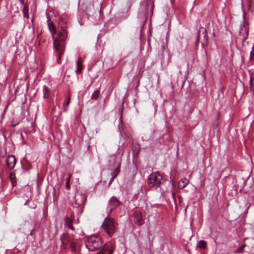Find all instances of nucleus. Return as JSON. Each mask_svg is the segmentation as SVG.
I'll return each mask as SVG.
<instances>
[{
  "instance_id": "obj_1",
  "label": "nucleus",
  "mask_w": 254,
  "mask_h": 254,
  "mask_svg": "<svg viewBox=\"0 0 254 254\" xmlns=\"http://www.w3.org/2000/svg\"><path fill=\"white\" fill-rule=\"evenodd\" d=\"M103 244L102 239L97 236H91L85 241V246L89 251H95L100 249Z\"/></svg>"
},
{
  "instance_id": "obj_2",
  "label": "nucleus",
  "mask_w": 254,
  "mask_h": 254,
  "mask_svg": "<svg viewBox=\"0 0 254 254\" xmlns=\"http://www.w3.org/2000/svg\"><path fill=\"white\" fill-rule=\"evenodd\" d=\"M165 182V179L159 172H153L148 177L147 184L150 188H158Z\"/></svg>"
},
{
  "instance_id": "obj_3",
  "label": "nucleus",
  "mask_w": 254,
  "mask_h": 254,
  "mask_svg": "<svg viewBox=\"0 0 254 254\" xmlns=\"http://www.w3.org/2000/svg\"><path fill=\"white\" fill-rule=\"evenodd\" d=\"M102 228L111 237L116 232V224L113 218L107 216L102 224Z\"/></svg>"
},
{
  "instance_id": "obj_4",
  "label": "nucleus",
  "mask_w": 254,
  "mask_h": 254,
  "mask_svg": "<svg viewBox=\"0 0 254 254\" xmlns=\"http://www.w3.org/2000/svg\"><path fill=\"white\" fill-rule=\"evenodd\" d=\"M54 39V48L56 50L57 53V61L58 63L61 64V58L63 56L64 51V45L62 43L58 38Z\"/></svg>"
},
{
  "instance_id": "obj_5",
  "label": "nucleus",
  "mask_w": 254,
  "mask_h": 254,
  "mask_svg": "<svg viewBox=\"0 0 254 254\" xmlns=\"http://www.w3.org/2000/svg\"><path fill=\"white\" fill-rule=\"evenodd\" d=\"M240 34L244 36L243 41H245L249 35V24L246 21V16L244 14L243 23L241 24L240 28Z\"/></svg>"
},
{
  "instance_id": "obj_6",
  "label": "nucleus",
  "mask_w": 254,
  "mask_h": 254,
  "mask_svg": "<svg viewBox=\"0 0 254 254\" xmlns=\"http://www.w3.org/2000/svg\"><path fill=\"white\" fill-rule=\"evenodd\" d=\"M121 204V202L116 196H112L108 202L109 214H111L113 210L118 207Z\"/></svg>"
},
{
  "instance_id": "obj_7",
  "label": "nucleus",
  "mask_w": 254,
  "mask_h": 254,
  "mask_svg": "<svg viewBox=\"0 0 254 254\" xmlns=\"http://www.w3.org/2000/svg\"><path fill=\"white\" fill-rule=\"evenodd\" d=\"M67 24L66 23L61 25V31L59 33V39L61 42L64 41L67 37Z\"/></svg>"
},
{
  "instance_id": "obj_8",
  "label": "nucleus",
  "mask_w": 254,
  "mask_h": 254,
  "mask_svg": "<svg viewBox=\"0 0 254 254\" xmlns=\"http://www.w3.org/2000/svg\"><path fill=\"white\" fill-rule=\"evenodd\" d=\"M16 163V159L14 155H9L7 157L6 159V164L7 167L9 169L12 170V169H13Z\"/></svg>"
},
{
  "instance_id": "obj_9",
  "label": "nucleus",
  "mask_w": 254,
  "mask_h": 254,
  "mask_svg": "<svg viewBox=\"0 0 254 254\" xmlns=\"http://www.w3.org/2000/svg\"><path fill=\"white\" fill-rule=\"evenodd\" d=\"M133 219L135 224L142 225L143 224L142 213L139 211H136L133 213Z\"/></svg>"
},
{
  "instance_id": "obj_10",
  "label": "nucleus",
  "mask_w": 254,
  "mask_h": 254,
  "mask_svg": "<svg viewBox=\"0 0 254 254\" xmlns=\"http://www.w3.org/2000/svg\"><path fill=\"white\" fill-rule=\"evenodd\" d=\"M62 241V247L63 249H66L67 246L71 241L70 236L67 234H63L61 237Z\"/></svg>"
},
{
  "instance_id": "obj_11",
  "label": "nucleus",
  "mask_w": 254,
  "mask_h": 254,
  "mask_svg": "<svg viewBox=\"0 0 254 254\" xmlns=\"http://www.w3.org/2000/svg\"><path fill=\"white\" fill-rule=\"evenodd\" d=\"M86 201V197L84 195L82 194H76L74 196L75 203L78 205L83 204Z\"/></svg>"
},
{
  "instance_id": "obj_12",
  "label": "nucleus",
  "mask_w": 254,
  "mask_h": 254,
  "mask_svg": "<svg viewBox=\"0 0 254 254\" xmlns=\"http://www.w3.org/2000/svg\"><path fill=\"white\" fill-rule=\"evenodd\" d=\"M77 68L76 72L77 74H79L81 72L82 68V60L80 58H79L76 62Z\"/></svg>"
},
{
  "instance_id": "obj_13",
  "label": "nucleus",
  "mask_w": 254,
  "mask_h": 254,
  "mask_svg": "<svg viewBox=\"0 0 254 254\" xmlns=\"http://www.w3.org/2000/svg\"><path fill=\"white\" fill-rule=\"evenodd\" d=\"M48 28L51 33V34L53 36V38H54V35L56 33V27L53 23H50L49 22L48 23Z\"/></svg>"
},
{
  "instance_id": "obj_14",
  "label": "nucleus",
  "mask_w": 254,
  "mask_h": 254,
  "mask_svg": "<svg viewBox=\"0 0 254 254\" xmlns=\"http://www.w3.org/2000/svg\"><path fill=\"white\" fill-rule=\"evenodd\" d=\"M188 183L189 180L184 178L179 182L178 186L180 189H183L188 185Z\"/></svg>"
},
{
  "instance_id": "obj_15",
  "label": "nucleus",
  "mask_w": 254,
  "mask_h": 254,
  "mask_svg": "<svg viewBox=\"0 0 254 254\" xmlns=\"http://www.w3.org/2000/svg\"><path fill=\"white\" fill-rule=\"evenodd\" d=\"M201 29L202 30V34L203 35V43H202V45H203L204 43H205L206 44L207 43L208 41V35H207V30L205 28L200 27L199 30Z\"/></svg>"
},
{
  "instance_id": "obj_16",
  "label": "nucleus",
  "mask_w": 254,
  "mask_h": 254,
  "mask_svg": "<svg viewBox=\"0 0 254 254\" xmlns=\"http://www.w3.org/2000/svg\"><path fill=\"white\" fill-rule=\"evenodd\" d=\"M108 251H109L108 254H112V252L110 250V246L106 244L103 246L102 250L100 252H99L97 254H104L105 252Z\"/></svg>"
},
{
  "instance_id": "obj_17",
  "label": "nucleus",
  "mask_w": 254,
  "mask_h": 254,
  "mask_svg": "<svg viewBox=\"0 0 254 254\" xmlns=\"http://www.w3.org/2000/svg\"><path fill=\"white\" fill-rule=\"evenodd\" d=\"M197 247L199 248L205 249L207 248V242L204 240H200L197 243Z\"/></svg>"
},
{
  "instance_id": "obj_18",
  "label": "nucleus",
  "mask_w": 254,
  "mask_h": 254,
  "mask_svg": "<svg viewBox=\"0 0 254 254\" xmlns=\"http://www.w3.org/2000/svg\"><path fill=\"white\" fill-rule=\"evenodd\" d=\"M28 11H29V8H28V5H24V6H23V8L22 9V12L23 13V16L27 19H28L29 17V14H28Z\"/></svg>"
},
{
  "instance_id": "obj_19",
  "label": "nucleus",
  "mask_w": 254,
  "mask_h": 254,
  "mask_svg": "<svg viewBox=\"0 0 254 254\" xmlns=\"http://www.w3.org/2000/svg\"><path fill=\"white\" fill-rule=\"evenodd\" d=\"M74 220V217L73 216H71L69 217H67L65 220V225H67L69 224H72Z\"/></svg>"
},
{
  "instance_id": "obj_20",
  "label": "nucleus",
  "mask_w": 254,
  "mask_h": 254,
  "mask_svg": "<svg viewBox=\"0 0 254 254\" xmlns=\"http://www.w3.org/2000/svg\"><path fill=\"white\" fill-rule=\"evenodd\" d=\"M43 94H44V97L45 98H47L49 97L50 94H49V88L45 85L43 87Z\"/></svg>"
},
{
  "instance_id": "obj_21",
  "label": "nucleus",
  "mask_w": 254,
  "mask_h": 254,
  "mask_svg": "<svg viewBox=\"0 0 254 254\" xmlns=\"http://www.w3.org/2000/svg\"><path fill=\"white\" fill-rule=\"evenodd\" d=\"M12 185L13 186H15L16 183L15 175L13 173H11L9 175Z\"/></svg>"
},
{
  "instance_id": "obj_22",
  "label": "nucleus",
  "mask_w": 254,
  "mask_h": 254,
  "mask_svg": "<svg viewBox=\"0 0 254 254\" xmlns=\"http://www.w3.org/2000/svg\"><path fill=\"white\" fill-rule=\"evenodd\" d=\"M120 166L121 163H119L117 168L113 171V173L112 174V175H116V177H117V176L119 175L121 171Z\"/></svg>"
},
{
  "instance_id": "obj_23",
  "label": "nucleus",
  "mask_w": 254,
  "mask_h": 254,
  "mask_svg": "<svg viewBox=\"0 0 254 254\" xmlns=\"http://www.w3.org/2000/svg\"><path fill=\"white\" fill-rule=\"evenodd\" d=\"M70 100V95H69L67 98V100L66 103H63L64 111L65 112H66L67 111V107L69 104Z\"/></svg>"
},
{
  "instance_id": "obj_24",
  "label": "nucleus",
  "mask_w": 254,
  "mask_h": 254,
  "mask_svg": "<svg viewBox=\"0 0 254 254\" xmlns=\"http://www.w3.org/2000/svg\"><path fill=\"white\" fill-rule=\"evenodd\" d=\"M100 95L99 90H95L92 94L91 98L92 99L97 100Z\"/></svg>"
},
{
  "instance_id": "obj_25",
  "label": "nucleus",
  "mask_w": 254,
  "mask_h": 254,
  "mask_svg": "<svg viewBox=\"0 0 254 254\" xmlns=\"http://www.w3.org/2000/svg\"><path fill=\"white\" fill-rule=\"evenodd\" d=\"M69 246L71 251L74 252L76 251V244L74 242L71 241L69 243Z\"/></svg>"
},
{
  "instance_id": "obj_26",
  "label": "nucleus",
  "mask_w": 254,
  "mask_h": 254,
  "mask_svg": "<svg viewBox=\"0 0 254 254\" xmlns=\"http://www.w3.org/2000/svg\"><path fill=\"white\" fill-rule=\"evenodd\" d=\"M200 32V30H199V31L197 32V35L196 39V44H197V45H198L199 43Z\"/></svg>"
},
{
  "instance_id": "obj_27",
  "label": "nucleus",
  "mask_w": 254,
  "mask_h": 254,
  "mask_svg": "<svg viewBox=\"0 0 254 254\" xmlns=\"http://www.w3.org/2000/svg\"><path fill=\"white\" fill-rule=\"evenodd\" d=\"M8 104L5 107L4 111H3V112L2 113V115L1 116V120H2L3 119V118L4 117V114H5V113L6 112V111L7 108H8Z\"/></svg>"
},
{
  "instance_id": "obj_28",
  "label": "nucleus",
  "mask_w": 254,
  "mask_h": 254,
  "mask_svg": "<svg viewBox=\"0 0 254 254\" xmlns=\"http://www.w3.org/2000/svg\"><path fill=\"white\" fill-rule=\"evenodd\" d=\"M116 178V175H112V177H111V178L110 180V182L109 183V186L112 183V182L114 181V180H115V179Z\"/></svg>"
},
{
  "instance_id": "obj_29",
  "label": "nucleus",
  "mask_w": 254,
  "mask_h": 254,
  "mask_svg": "<svg viewBox=\"0 0 254 254\" xmlns=\"http://www.w3.org/2000/svg\"><path fill=\"white\" fill-rule=\"evenodd\" d=\"M116 178V175H112V177H111V178L110 180V182L109 183V186L112 183V182L114 181V180H115V179Z\"/></svg>"
},
{
  "instance_id": "obj_30",
  "label": "nucleus",
  "mask_w": 254,
  "mask_h": 254,
  "mask_svg": "<svg viewBox=\"0 0 254 254\" xmlns=\"http://www.w3.org/2000/svg\"><path fill=\"white\" fill-rule=\"evenodd\" d=\"M254 50V45L253 47V50L251 52L250 58L252 60H254V54H253V52Z\"/></svg>"
},
{
  "instance_id": "obj_31",
  "label": "nucleus",
  "mask_w": 254,
  "mask_h": 254,
  "mask_svg": "<svg viewBox=\"0 0 254 254\" xmlns=\"http://www.w3.org/2000/svg\"><path fill=\"white\" fill-rule=\"evenodd\" d=\"M67 228H68L69 229H70L72 231H74L75 229L73 227L72 224H69V225H65Z\"/></svg>"
},
{
  "instance_id": "obj_32",
  "label": "nucleus",
  "mask_w": 254,
  "mask_h": 254,
  "mask_svg": "<svg viewBox=\"0 0 254 254\" xmlns=\"http://www.w3.org/2000/svg\"><path fill=\"white\" fill-rule=\"evenodd\" d=\"M67 228H68L69 229H70L72 231H74L75 229L73 227L72 224H69V225H65Z\"/></svg>"
},
{
  "instance_id": "obj_33",
  "label": "nucleus",
  "mask_w": 254,
  "mask_h": 254,
  "mask_svg": "<svg viewBox=\"0 0 254 254\" xmlns=\"http://www.w3.org/2000/svg\"><path fill=\"white\" fill-rule=\"evenodd\" d=\"M67 228H68L69 229H70L72 231H74L75 229L73 227L72 224H69V225H65Z\"/></svg>"
},
{
  "instance_id": "obj_34",
  "label": "nucleus",
  "mask_w": 254,
  "mask_h": 254,
  "mask_svg": "<svg viewBox=\"0 0 254 254\" xmlns=\"http://www.w3.org/2000/svg\"><path fill=\"white\" fill-rule=\"evenodd\" d=\"M71 177V174L70 173L68 174V177L66 179V182H70V180Z\"/></svg>"
},
{
  "instance_id": "obj_35",
  "label": "nucleus",
  "mask_w": 254,
  "mask_h": 254,
  "mask_svg": "<svg viewBox=\"0 0 254 254\" xmlns=\"http://www.w3.org/2000/svg\"><path fill=\"white\" fill-rule=\"evenodd\" d=\"M65 188H66L67 190H69V189H70V184H69V182H66V183H65Z\"/></svg>"
},
{
  "instance_id": "obj_36",
  "label": "nucleus",
  "mask_w": 254,
  "mask_h": 254,
  "mask_svg": "<svg viewBox=\"0 0 254 254\" xmlns=\"http://www.w3.org/2000/svg\"><path fill=\"white\" fill-rule=\"evenodd\" d=\"M19 1H20V3L21 4H24V0H19Z\"/></svg>"
},
{
  "instance_id": "obj_37",
  "label": "nucleus",
  "mask_w": 254,
  "mask_h": 254,
  "mask_svg": "<svg viewBox=\"0 0 254 254\" xmlns=\"http://www.w3.org/2000/svg\"><path fill=\"white\" fill-rule=\"evenodd\" d=\"M110 157H112L114 159L116 157V155L115 154H113V155H110Z\"/></svg>"
},
{
  "instance_id": "obj_38",
  "label": "nucleus",
  "mask_w": 254,
  "mask_h": 254,
  "mask_svg": "<svg viewBox=\"0 0 254 254\" xmlns=\"http://www.w3.org/2000/svg\"><path fill=\"white\" fill-rule=\"evenodd\" d=\"M29 202V200L28 199L26 201L25 203V205H28V203Z\"/></svg>"
},
{
  "instance_id": "obj_39",
  "label": "nucleus",
  "mask_w": 254,
  "mask_h": 254,
  "mask_svg": "<svg viewBox=\"0 0 254 254\" xmlns=\"http://www.w3.org/2000/svg\"><path fill=\"white\" fill-rule=\"evenodd\" d=\"M47 18H48V21H50V16H47Z\"/></svg>"
},
{
  "instance_id": "obj_40",
  "label": "nucleus",
  "mask_w": 254,
  "mask_h": 254,
  "mask_svg": "<svg viewBox=\"0 0 254 254\" xmlns=\"http://www.w3.org/2000/svg\"><path fill=\"white\" fill-rule=\"evenodd\" d=\"M250 83H252V79H251L250 80Z\"/></svg>"
},
{
  "instance_id": "obj_41",
  "label": "nucleus",
  "mask_w": 254,
  "mask_h": 254,
  "mask_svg": "<svg viewBox=\"0 0 254 254\" xmlns=\"http://www.w3.org/2000/svg\"><path fill=\"white\" fill-rule=\"evenodd\" d=\"M35 207H32V208L34 209V208H35Z\"/></svg>"
}]
</instances>
